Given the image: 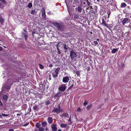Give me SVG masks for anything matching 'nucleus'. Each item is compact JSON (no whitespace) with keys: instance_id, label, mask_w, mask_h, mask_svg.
<instances>
[{"instance_id":"obj_1","label":"nucleus","mask_w":131,"mask_h":131,"mask_svg":"<svg viewBox=\"0 0 131 131\" xmlns=\"http://www.w3.org/2000/svg\"><path fill=\"white\" fill-rule=\"evenodd\" d=\"M53 24L54 26L57 27L59 30H62L64 28V26L62 24H59L57 22H55Z\"/></svg>"},{"instance_id":"obj_2","label":"nucleus","mask_w":131,"mask_h":131,"mask_svg":"<svg viewBox=\"0 0 131 131\" xmlns=\"http://www.w3.org/2000/svg\"><path fill=\"white\" fill-rule=\"evenodd\" d=\"M60 103H58L57 106H56V107L54 108L52 111V112L56 113L57 114L60 113Z\"/></svg>"},{"instance_id":"obj_3","label":"nucleus","mask_w":131,"mask_h":131,"mask_svg":"<svg viewBox=\"0 0 131 131\" xmlns=\"http://www.w3.org/2000/svg\"><path fill=\"white\" fill-rule=\"evenodd\" d=\"M70 56L71 59H73L75 58H76L77 56L75 52H74L73 50L70 51Z\"/></svg>"},{"instance_id":"obj_4","label":"nucleus","mask_w":131,"mask_h":131,"mask_svg":"<svg viewBox=\"0 0 131 131\" xmlns=\"http://www.w3.org/2000/svg\"><path fill=\"white\" fill-rule=\"evenodd\" d=\"M7 82L8 83V85H5V86L6 89H9L10 88V86L13 84V81L10 79L8 80Z\"/></svg>"},{"instance_id":"obj_5","label":"nucleus","mask_w":131,"mask_h":131,"mask_svg":"<svg viewBox=\"0 0 131 131\" xmlns=\"http://www.w3.org/2000/svg\"><path fill=\"white\" fill-rule=\"evenodd\" d=\"M66 88L67 86L65 84H62L59 86L58 90L60 91L63 92L65 91Z\"/></svg>"},{"instance_id":"obj_6","label":"nucleus","mask_w":131,"mask_h":131,"mask_svg":"<svg viewBox=\"0 0 131 131\" xmlns=\"http://www.w3.org/2000/svg\"><path fill=\"white\" fill-rule=\"evenodd\" d=\"M129 21V19L128 18H125L122 21V23L123 25H124L125 24L128 23Z\"/></svg>"},{"instance_id":"obj_7","label":"nucleus","mask_w":131,"mask_h":131,"mask_svg":"<svg viewBox=\"0 0 131 131\" xmlns=\"http://www.w3.org/2000/svg\"><path fill=\"white\" fill-rule=\"evenodd\" d=\"M69 80V77L68 76H65L63 79L62 81L64 83L68 82Z\"/></svg>"},{"instance_id":"obj_8","label":"nucleus","mask_w":131,"mask_h":131,"mask_svg":"<svg viewBox=\"0 0 131 131\" xmlns=\"http://www.w3.org/2000/svg\"><path fill=\"white\" fill-rule=\"evenodd\" d=\"M57 125L56 124H53L51 125V127L53 131H56L57 130Z\"/></svg>"},{"instance_id":"obj_9","label":"nucleus","mask_w":131,"mask_h":131,"mask_svg":"<svg viewBox=\"0 0 131 131\" xmlns=\"http://www.w3.org/2000/svg\"><path fill=\"white\" fill-rule=\"evenodd\" d=\"M47 120L48 123L49 124H50L52 123L53 120L52 117H48L47 119Z\"/></svg>"},{"instance_id":"obj_10","label":"nucleus","mask_w":131,"mask_h":131,"mask_svg":"<svg viewBox=\"0 0 131 131\" xmlns=\"http://www.w3.org/2000/svg\"><path fill=\"white\" fill-rule=\"evenodd\" d=\"M74 82L73 80H72L71 81H70L69 82V85L70 86V83H72L71 85L70 86L69 89H71L72 88V87L74 86Z\"/></svg>"},{"instance_id":"obj_11","label":"nucleus","mask_w":131,"mask_h":131,"mask_svg":"<svg viewBox=\"0 0 131 131\" xmlns=\"http://www.w3.org/2000/svg\"><path fill=\"white\" fill-rule=\"evenodd\" d=\"M102 22L101 23L102 25L103 26H105L106 27H108V26L107 24H106V21H105L103 18L102 19Z\"/></svg>"},{"instance_id":"obj_12","label":"nucleus","mask_w":131,"mask_h":131,"mask_svg":"<svg viewBox=\"0 0 131 131\" xmlns=\"http://www.w3.org/2000/svg\"><path fill=\"white\" fill-rule=\"evenodd\" d=\"M19 47L20 48H22V49H25V45L24 43V42L21 43L19 44Z\"/></svg>"},{"instance_id":"obj_13","label":"nucleus","mask_w":131,"mask_h":131,"mask_svg":"<svg viewBox=\"0 0 131 131\" xmlns=\"http://www.w3.org/2000/svg\"><path fill=\"white\" fill-rule=\"evenodd\" d=\"M41 124L42 127H45L47 125V123L46 121H43L41 122Z\"/></svg>"},{"instance_id":"obj_14","label":"nucleus","mask_w":131,"mask_h":131,"mask_svg":"<svg viewBox=\"0 0 131 131\" xmlns=\"http://www.w3.org/2000/svg\"><path fill=\"white\" fill-rule=\"evenodd\" d=\"M118 48H114L112 50L111 52L112 53H115L118 50Z\"/></svg>"},{"instance_id":"obj_15","label":"nucleus","mask_w":131,"mask_h":131,"mask_svg":"<svg viewBox=\"0 0 131 131\" xmlns=\"http://www.w3.org/2000/svg\"><path fill=\"white\" fill-rule=\"evenodd\" d=\"M58 74L54 72L52 73V75L54 78L57 77H58Z\"/></svg>"},{"instance_id":"obj_16","label":"nucleus","mask_w":131,"mask_h":131,"mask_svg":"<svg viewBox=\"0 0 131 131\" xmlns=\"http://www.w3.org/2000/svg\"><path fill=\"white\" fill-rule=\"evenodd\" d=\"M63 49H64V50H67L68 48H69V47H67V45L66 44H64V45L63 46Z\"/></svg>"},{"instance_id":"obj_17","label":"nucleus","mask_w":131,"mask_h":131,"mask_svg":"<svg viewBox=\"0 0 131 131\" xmlns=\"http://www.w3.org/2000/svg\"><path fill=\"white\" fill-rule=\"evenodd\" d=\"M67 126L66 124L61 123L60 125V127L61 128H65Z\"/></svg>"},{"instance_id":"obj_18","label":"nucleus","mask_w":131,"mask_h":131,"mask_svg":"<svg viewBox=\"0 0 131 131\" xmlns=\"http://www.w3.org/2000/svg\"><path fill=\"white\" fill-rule=\"evenodd\" d=\"M77 9L78 10L79 12L80 13H81V12L82 8L80 6H78Z\"/></svg>"},{"instance_id":"obj_19","label":"nucleus","mask_w":131,"mask_h":131,"mask_svg":"<svg viewBox=\"0 0 131 131\" xmlns=\"http://www.w3.org/2000/svg\"><path fill=\"white\" fill-rule=\"evenodd\" d=\"M126 4L125 3H121V7H124L126 6Z\"/></svg>"},{"instance_id":"obj_20","label":"nucleus","mask_w":131,"mask_h":131,"mask_svg":"<svg viewBox=\"0 0 131 131\" xmlns=\"http://www.w3.org/2000/svg\"><path fill=\"white\" fill-rule=\"evenodd\" d=\"M7 98V95H4L3 96V99L5 100H6Z\"/></svg>"},{"instance_id":"obj_21","label":"nucleus","mask_w":131,"mask_h":131,"mask_svg":"<svg viewBox=\"0 0 131 131\" xmlns=\"http://www.w3.org/2000/svg\"><path fill=\"white\" fill-rule=\"evenodd\" d=\"M85 1H86L87 3V5L88 6H90V5H91V3L89 2L88 0H84Z\"/></svg>"},{"instance_id":"obj_22","label":"nucleus","mask_w":131,"mask_h":131,"mask_svg":"<svg viewBox=\"0 0 131 131\" xmlns=\"http://www.w3.org/2000/svg\"><path fill=\"white\" fill-rule=\"evenodd\" d=\"M60 69V68H58L56 69V70L54 72L56 73H57L58 74V73Z\"/></svg>"},{"instance_id":"obj_23","label":"nucleus","mask_w":131,"mask_h":131,"mask_svg":"<svg viewBox=\"0 0 131 131\" xmlns=\"http://www.w3.org/2000/svg\"><path fill=\"white\" fill-rule=\"evenodd\" d=\"M29 8L31 7L32 6V3H29L28 5L27 6Z\"/></svg>"},{"instance_id":"obj_24","label":"nucleus","mask_w":131,"mask_h":131,"mask_svg":"<svg viewBox=\"0 0 131 131\" xmlns=\"http://www.w3.org/2000/svg\"><path fill=\"white\" fill-rule=\"evenodd\" d=\"M44 129L42 127H40L39 129V131H44Z\"/></svg>"},{"instance_id":"obj_25","label":"nucleus","mask_w":131,"mask_h":131,"mask_svg":"<svg viewBox=\"0 0 131 131\" xmlns=\"http://www.w3.org/2000/svg\"><path fill=\"white\" fill-rule=\"evenodd\" d=\"M59 95L60 94L58 92L57 94L55 95H54V97L55 99L57 97L59 96Z\"/></svg>"},{"instance_id":"obj_26","label":"nucleus","mask_w":131,"mask_h":131,"mask_svg":"<svg viewBox=\"0 0 131 131\" xmlns=\"http://www.w3.org/2000/svg\"><path fill=\"white\" fill-rule=\"evenodd\" d=\"M76 73L78 76H80V72L79 71H76Z\"/></svg>"},{"instance_id":"obj_27","label":"nucleus","mask_w":131,"mask_h":131,"mask_svg":"<svg viewBox=\"0 0 131 131\" xmlns=\"http://www.w3.org/2000/svg\"><path fill=\"white\" fill-rule=\"evenodd\" d=\"M39 66L40 68L41 69H43L44 68V67L40 64H39Z\"/></svg>"},{"instance_id":"obj_28","label":"nucleus","mask_w":131,"mask_h":131,"mask_svg":"<svg viewBox=\"0 0 131 131\" xmlns=\"http://www.w3.org/2000/svg\"><path fill=\"white\" fill-rule=\"evenodd\" d=\"M63 116L65 117H68V115L67 113H65L63 114Z\"/></svg>"},{"instance_id":"obj_29","label":"nucleus","mask_w":131,"mask_h":131,"mask_svg":"<svg viewBox=\"0 0 131 131\" xmlns=\"http://www.w3.org/2000/svg\"><path fill=\"white\" fill-rule=\"evenodd\" d=\"M40 124L38 123H37L36 125V126L38 128H40Z\"/></svg>"},{"instance_id":"obj_30","label":"nucleus","mask_w":131,"mask_h":131,"mask_svg":"<svg viewBox=\"0 0 131 131\" xmlns=\"http://www.w3.org/2000/svg\"><path fill=\"white\" fill-rule=\"evenodd\" d=\"M31 13L32 14L35 15L36 14L35 10H32L31 12Z\"/></svg>"},{"instance_id":"obj_31","label":"nucleus","mask_w":131,"mask_h":131,"mask_svg":"<svg viewBox=\"0 0 131 131\" xmlns=\"http://www.w3.org/2000/svg\"><path fill=\"white\" fill-rule=\"evenodd\" d=\"M93 43L95 46H96L98 45V43L97 41H94L93 42Z\"/></svg>"},{"instance_id":"obj_32","label":"nucleus","mask_w":131,"mask_h":131,"mask_svg":"<svg viewBox=\"0 0 131 131\" xmlns=\"http://www.w3.org/2000/svg\"><path fill=\"white\" fill-rule=\"evenodd\" d=\"M50 103V102L49 101H47L45 102V104L47 105H49Z\"/></svg>"},{"instance_id":"obj_33","label":"nucleus","mask_w":131,"mask_h":131,"mask_svg":"<svg viewBox=\"0 0 131 131\" xmlns=\"http://www.w3.org/2000/svg\"><path fill=\"white\" fill-rule=\"evenodd\" d=\"M42 16L43 18H46V15L45 13H42Z\"/></svg>"},{"instance_id":"obj_34","label":"nucleus","mask_w":131,"mask_h":131,"mask_svg":"<svg viewBox=\"0 0 131 131\" xmlns=\"http://www.w3.org/2000/svg\"><path fill=\"white\" fill-rule=\"evenodd\" d=\"M107 13L108 14V18H109V16H110V15L111 13V12H110V10H108L107 12Z\"/></svg>"},{"instance_id":"obj_35","label":"nucleus","mask_w":131,"mask_h":131,"mask_svg":"<svg viewBox=\"0 0 131 131\" xmlns=\"http://www.w3.org/2000/svg\"><path fill=\"white\" fill-rule=\"evenodd\" d=\"M58 52V54H60L61 53V51H60L59 49V48L58 47H57V48Z\"/></svg>"},{"instance_id":"obj_36","label":"nucleus","mask_w":131,"mask_h":131,"mask_svg":"<svg viewBox=\"0 0 131 131\" xmlns=\"http://www.w3.org/2000/svg\"><path fill=\"white\" fill-rule=\"evenodd\" d=\"M37 106H34L33 107V109L34 110H36L37 109Z\"/></svg>"},{"instance_id":"obj_37","label":"nucleus","mask_w":131,"mask_h":131,"mask_svg":"<svg viewBox=\"0 0 131 131\" xmlns=\"http://www.w3.org/2000/svg\"><path fill=\"white\" fill-rule=\"evenodd\" d=\"M92 106L91 105H89L88 106L87 109L88 110H89L90 108H91Z\"/></svg>"},{"instance_id":"obj_38","label":"nucleus","mask_w":131,"mask_h":131,"mask_svg":"<svg viewBox=\"0 0 131 131\" xmlns=\"http://www.w3.org/2000/svg\"><path fill=\"white\" fill-rule=\"evenodd\" d=\"M88 102L87 101H85L83 105H86L88 104Z\"/></svg>"},{"instance_id":"obj_39","label":"nucleus","mask_w":131,"mask_h":131,"mask_svg":"<svg viewBox=\"0 0 131 131\" xmlns=\"http://www.w3.org/2000/svg\"><path fill=\"white\" fill-rule=\"evenodd\" d=\"M124 64L123 63H121L120 65H119V66L120 67H122L124 66Z\"/></svg>"},{"instance_id":"obj_40","label":"nucleus","mask_w":131,"mask_h":131,"mask_svg":"<svg viewBox=\"0 0 131 131\" xmlns=\"http://www.w3.org/2000/svg\"><path fill=\"white\" fill-rule=\"evenodd\" d=\"M4 21V20L3 19L0 18V22H3Z\"/></svg>"},{"instance_id":"obj_41","label":"nucleus","mask_w":131,"mask_h":131,"mask_svg":"<svg viewBox=\"0 0 131 131\" xmlns=\"http://www.w3.org/2000/svg\"><path fill=\"white\" fill-rule=\"evenodd\" d=\"M2 115L4 116H7L8 115V114H2Z\"/></svg>"},{"instance_id":"obj_42","label":"nucleus","mask_w":131,"mask_h":131,"mask_svg":"<svg viewBox=\"0 0 131 131\" xmlns=\"http://www.w3.org/2000/svg\"><path fill=\"white\" fill-rule=\"evenodd\" d=\"M0 1L4 3H5V0H0Z\"/></svg>"},{"instance_id":"obj_43","label":"nucleus","mask_w":131,"mask_h":131,"mask_svg":"<svg viewBox=\"0 0 131 131\" xmlns=\"http://www.w3.org/2000/svg\"><path fill=\"white\" fill-rule=\"evenodd\" d=\"M88 7V8H90V9H92V7L90 5V6H89Z\"/></svg>"},{"instance_id":"obj_44","label":"nucleus","mask_w":131,"mask_h":131,"mask_svg":"<svg viewBox=\"0 0 131 131\" xmlns=\"http://www.w3.org/2000/svg\"><path fill=\"white\" fill-rule=\"evenodd\" d=\"M21 113H17V116H19V115H21Z\"/></svg>"},{"instance_id":"obj_45","label":"nucleus","mask_w":131,"mask_h":131,"mask_svg":"<svg viewBox=\"0 0 131 131\" xmlns=\"http://www.w3.org/2000/svg\"><path fill=\"white\" fill-rule=\"evenodd\" d=\"M24 37L27 36V35L26 33H24Z\"/></svg>"},{"instance_id":"obj_46","label":"nucleus","mask_w":131,"mask_h":131,"mask_svg":"<svg viewBox=\"0 0 131 131\" xmlns=\"http://www.w3.org/2000/svg\"><path fill=\"white\" fill-rule=\"evenodd\" d=\"M0 105L1 106L3 105L2 103L1 100H0Z\"/></svg>"},{"instance_id":"obj_47","label":"nucleus","mask_w":131,"mask_h":131,"mask_svg":"<svg viewBox=\"0 0 131 131\" xmlns=\"http://www.w3.org/2000/svg\"><path fill=\"white\" fill-rule=\"evenodd\" d=\"M49 66L50 67H53V65L52 64H51L49 65Z\"/></svg>"},{"instance_id":"obj_48","label":"nucleus","mask_w":131,"mask_h":131,"mask_svg":"<svg viewBox=\"0 0 131 131\" xmlns=\"http://www.w3.org/2000/svg\"><path fill=\"white\" fill-rule=\"evenodd\" d=\"M81 109L80 108H78L77 109V111L78 112H80V111Z\"/></svg>"},{"instance_id":"obj_49","label":"nucleus","mask_w":131,"mask_h":131,"mask_svg":"<svg viewBox=\"0 0 131 131\" xmlns=\"http://www.w3.org/2000/svg\"><path fill=\"white\" fill-rule=\"evenodd\" d=\"M8 131H14L13 129H10Z\"/></svg>"},{"instance_id":"obj_50","label":"nucleus","mask_w":131,"mask_h":131,"mask_svg":"<svg viewBox=\"0 0 131 131\" xmlns=\"http://www.w3.org/2000/svg\"><path fill=\"white\" fill-rule=\"evenodd\" d=\"M3 49V48L1 47H0V51L2 50Z\"/></svg>"},{"instance_id":"obj_51","label":"nucleus","mask_w":131,"mask_h":131,"mask_svg":"<svg viewBox=\"0 0 131 131\" xmlns=\"http://www.w3.org/2000/svg\"><path fill=\"white\" fill-rule=\"evenodd\" d=\"M71 116H70V118L69 119L68 121H71Z\"/></svg>"},{"instance_id":"obj_52","label":"nucleus","mask_w":131,"mask_h":131,"mask_svg":"<svg viewBox=\"0 0 131 131\" xmlns=\"http://www.w3.org/2000/svg\"><path fill=\"white\" fill-rule=\"evenodd\" d=\"M25 39L26 40L27 39V36H25Z\"/></svg>"},{"instance_id":"obj_53","label":"nucleus","mask_w":131,"mask_h":131,"mask_svg":"<svg viewBox=\"0 0 131 131\" xmlns=\"http://www.w3.org/2000/svg\"><path fill=\"white\" fill-rule=\"evenodd\" d=\"M48 130V129L47 127L46 128V130L47 131V130Z\"/></svg>"},{"instance_id":"obj_54","label":"nucleus","mask_w":131,"mask_h":131,"mask_svg":"<svg viewBox=\"0 0 131 131\" xmlns=\"http://www.w3.org/2000/svg\"><path fill=\"white\" fill-rule=\"evenodd\" d=\"M97 2L99 3L100 2V0H96Z\"/></svg>"},{"instance_id":"obj_55","label":"nucleus","mask_w":131,"mask_h":131,"mask_svg":"<svg viewBox=\"0 0 131 131\" xmlns=\"http://www.w3.org/2000/svg\"><path fill=\"white\" fill-rule=\"evenodd\" d=\"M58 131H62L61 130V129H59Z\"/></svg>"},{"instance_id":"obj_56","label":"nucleus","mask_w":131,"mask_h":131,"mask_svg":"<svg viewBox=\"0 0 131 131\" xmlns=\"http://www.w3.org/2000/svg\"><path fill=\"white\" fill-rule=\"evenodd\" d=\"M2 117V116L0 114V118H1Z\"/></svg>"},{"instance_id":"obj_57","label":"nucleus","mask_w":131,"mask_h":131,"mask_svg":"<svg viewBox=\"0 0 131 131\" xmlns=\"http://www.w3.org/2000/svg\"><path fill=\"white\" fill-rule=\"evenodd\" d=\"M85 4V2H84L83 3V4L84 5V4Z\"/></svg>"},{"instance_id":"obj_58","label":"nucleus","mask_w":131,"mask_h":131,"mask_svg":"<svg viewBox=\"0 0 131 131\" xmlns=\"http://www.w3.org/2000/svg\"><path fill=\"white\" fill-rule=\"evenodd\" d=\"M64 52L65 53L67 52V51L66 50L64 51Z\"/></svg>"},{"instance_id":"obj_59","label":"nucleus","mask_w":131,"mask_h":131,"mask_svg":"<svg viewBox=\"0 0 131 131\" xmlns=\"http://www.w3.org/2000/svg\"><path fill=\"white\" fill-rule=\"evenodd\" d=\"M72 83H70V86H71V85H72Z\"/></svg>"},{"instance_id":"obj_60","label":"nucleus","mask_w":131,"mask_h":131,"mask_svg":"<svg viewBox=\"0 0 131 131\" xmlns=\"http://www.w3.org/2000/svg\"><path fill=\"white\" fill-rule=\"evenodd\" d=\"M4 47V48H6V47Z\"/></svg>"}]
</instances>
